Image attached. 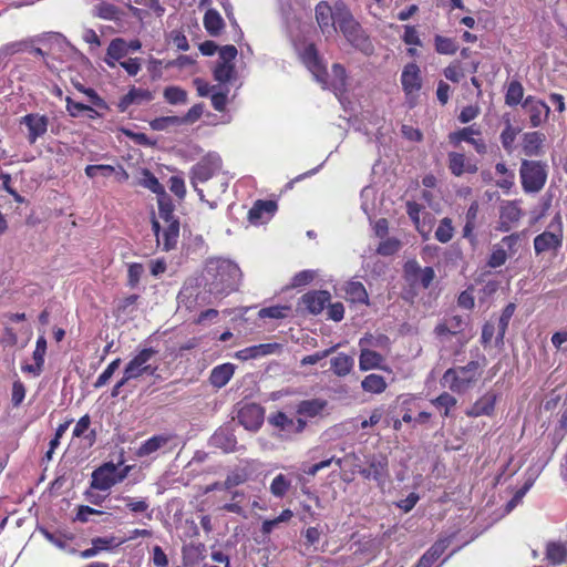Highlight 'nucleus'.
<instances>
[{
    "label": "nucleus",
    "mask_w": 567,
    "mask_h": 567,
    "mask_svg": "<svg viewBox=\"0 0 567 567\" xmlns=\"http://www.w3.org/2000/svg\"><path fill=\"white\" fill-rule=\"evenodd\" d=\"M241 278L240 268L225 259L210 260L206 266V286L215 296L229 295L238 289Z\"/></svg>",
    "instance_id": "f257e3e1"
},
{
    "label": "nucleus",
    "mask_w": 567,
    "mask_h": 567,
    "mask_svg": "<svg viewBox=\"0 0 567 567\" xmlns=\"http://www.w3.org/2000/svg\"><path fill=\"white\" fill-rule=\"evenodd\" d=\"M336 27L348 42L367 54L371 53L373 47L369 37L343 2L336 3Z\"/></svg>",
    "instance_id": "f03ea898"
},
{
    "label": "nucleus",
    "mask_w": 567,
    "mask_h": 567,
    "mask_svg": "<svg viewBox=\"0 0 567 567\" xmlns=\"http://www.w3.org/2000/svg\"><path fill=\"white\" fill-rule=\"evenodd\" d=\"M478 361L472 360L466 365L447 369L442 377V382L453 393H465L480 379L482 371Z\"/></svg>",
    "instance_id": "7ed1b4c3"
},
{
    "label": "nucleus",
    "mask_w": 567,
    "mask_h": 567,
    "mask_svg": "<svg viewBox=\"0 0 567 567\" xmlns=\"http://www.w3.org/2000/svg\"><path fill=\"white\" fill-rule=\"evenodd\" d=\"M158 353L153 347H144L136 351V353L125 364L123 372L130 380L140 379L143 375L154 377L157 374L158 364L153 363V358Z\"/></svg>",
    "instance_id": "20e7f679"
},
{
    "label": "nucleus",
    "mask_w": 567,
    "mask_h": 567,
    "mask_svg": "<svg viewBox=\"0 0 567 567\" xmlns=\"http://www.w3.org/2000/svg\"><path fill=\"white\" fill-rule=\"evenodd\" d=\"M522 188L526 194L540 192L547 181L546 165L539 161L523 159L519 168Z\"/></svg>",
    "instance_id": "39448f33"
},
{
    "label": "nucleus",
    "mask_w": 567,
    "mask_h": 567,
    "mask_svg": "<svg viewBox=\"0 0 567 567\" xmlns=\"http://www.w3.org/2000/svg\"><path fill=\"white\" fill-rule=\"evenodd\" d=\"M223 168V162L219 156L207 155L197 162L189 172L190 184L198 194L199 198L204 200V190L197 187L198 183H206L207 181L219 177Z\"/></svg>",
    "instance_id": "423d86ee"
},
{
    "label": "nucleus",
    "mask_w": 567,
    "mask_h": 567,
    "mask_svg": "<svg viewBox=\"0 0 567 567\" xmlns=\"http://www.w3.org/2000/svg\"><path fill=\"white\" fill-rule=\"evenodd\" d=\"M556 227L554 230H545L534 238V250L536 255H543L545 252H554L555 255L563 246V223L560 214H556L553 223L549 225L550 228Z\"/></svg>",
    "instance_id": "0eeeda50"
},
{
    "label": "nucleus",
    "mask_w": 567,
    "mask_h": 567,
    "mask_svg": "<svg viewBox=\"0 0 567 567\" xmlns=\"http://www.w3.org/2000/svg\"><path fill=\"white\" fill-rule=\"evenodd\" d=\"M178 446V435L172 432L159 433L151 436L136 449L135 455L140 458L151 456L156 452L169 454Z\"/></svg>",
    "instance_id": "6e6552de"
},
{
    "label": "nucleus",
    "mask_w": 567,
    "mask_h": 567,
    "mask_svg": "<svg viewBox=\"0 0 567 567\" xmlns=\"http://www.w3.org/2000/svg\"><path fill=\"white\" fill-rule=\"evenodd\" d=\"M357 472L364 480H373L379 487L383 488L390 477L388 456L384 454L371 455L368 458V466H358Z\"/></svg>",
    "instance_id": "1a4fd4ad"
},
{
    "label": "nucleus",
    "mask_w": 567,
    "mask_h": 567,
    "mask_svg": "<svg viewBox=\"0 0 567 567\" xmlns=\"http://www.w3.org/2000/svg\"><path fill=\"white\" fill-rule=\"evenodd\" d=\"M300 59L315 79L326 87L328 83V71L319 55L316 44L309 43L306 45L300 54Z\"/></svg>",
    "instance_id": "9d476101"
},
{
    "label": "nucleus",
    "mask_w": 567,
    "mask_h": 567,
    "mask_svg": "<svg viewBox=\"0 0 567 567\" xmlns=\"http://www.w3.org/2000/svg\"><path fill=\"white\" fill-rule=\"evenodd\" d=\"M404 278L412 286L419 285L427 289L435 278V271L432 267L421 268L415 259L408 260L403 266Z\"/></svg>",
    "instance_id": "9b49d317"
},
{
    "label": "nucleus",
    "mask_w": 567,
    "mask_h": 567,
    "mask_svg": "<svg viewBox=\"0 0 567 567\" xmlns=\"http://www.w3.org/2000/svg\"><path fill=\"white\" fill-rule=\"evenodd\" d=\"M525 113L528 115L530 127H539L550 114L549 106L540 99L528 95L522 103Z\"/></svg>",
    "instance_id": "f8f14e48"
},
{
    "label": "nucleus",
    "mask_w": 567,
    "mask_h": 567,
    "mask_svg": "<svg viewBox=\"0 0 567 567\" xmlns=\"http://www.w3.org/2000/svg\"><path fill=\"white\" fill-rule=\"evenodd\" d=\"M116 464L106 462L95 468L91 475L90 487L99 491H109L117 484L116 478Z\"/></svg>",
    "instance_id": "ddd939ff"
},
{
    "label": "nucleus",
    "mask_w": 567,
    "mask_h": 567,
    "mask_svg": "<svg viewBox=\"0 0 567 567\" xmlns=\"http://www.w3.org/2000/svg\"><path fill=\"white\" fill-rule=\"evenodd\" d=\"M474 135L480 136V130L474 128L473 125L466 126L458 131L451 132L449 134V142L455 147L458 146L462 142H467L473 145L474 150L478 154H485L487 151L485 141L482 137H474Z\"/></svg>",
    "instance_id": "4468645a"
},
{
    "label": "nucleus",
    "mask_w": 567,
    "mask_h": 567,
    "mask_svg": "<svg viewBox=\"0 0 567 567\" xmlns=\"http://www.w3.org/2000/svg\"><path fill=\"white\" fill-rule=\"evenodd\" d=\"M20 124L25 125L28 130L27 140L30 145H33L38 138L47 133L49 118L39 113H29L20 118Z\"/></svg>",
    "instance_id": "2eb2a0df"
},
{
    "label": "nucleus",
    "mask_w": 567,
    "mask_h": 567,
    "mask_svg": "<svg viewBox=\"0 0 567 567\" xmlns=\"http://www.w3.org/2000/svg\"><path fill=\"white\" fill-rule=\"evenodd\" d=\"M265 419V410L257 403L245 404L238 412L239 423L249 431H258Z\"/></svg>",
    "instance_id": "dca6fc26"
},
{
    "label": "nucleus",
    "mask_w": 567,
    "mask_h": 567,
    "mask_svg": "<svg viewBox=\"0 0 567 567\" xmlns=\"http://www.w3.org/2000/svg\"><path fill=\"white\" fill-rule=\"evenodd\" d=\"M498 398L499 395L495 391L485 392L465 411L466 416H493Z\"/></svg>",
    "instance_id": "f3484780"
},
{
    "label": "nucleus",
    "mask_w": 567,
    "mask_h": 567,
    "mask_svg": "<svg viewBox=\"0 0 567 567\" xmlns=\"http://www.w3.org/2000/svg\"><path fill=\"white\" fill-rule=\"evenodd\" d=\"M316 21L326 35H330L337 31L336 22L337 14L336 8L332 9L327 1H320L315 8Z\"/></svg>",
    "instance_id": "a211bd4d"
},
{
    "label": "nucleus",
    "mask_w": 567,
    "mask_h": 567,
    "mask_svg": "<svg viewBox=\"0 0 567 567\" xmlns=\"http://www.w3.org/2000/svg\"><path fill=\"white\" fill-rule=\"evenodd\" d=\"M268 422L279 431L295 434L303 432L307 426V422L303 419L298 417L295 420L281 411L270 414L268 416Z\"/></svg>",
    "instance_id": "6ab92c4d"
},
{
    "label": "nucleus",
    "mask_w": 567,
    "mask_h": 567,
    "mask_svg": "<svg viewBox=\"0 0 567 567\" xmlns=\"http://www.w3.org/2000/svg\"><path fill=\"white\" fill-rule=\"evenodd\" d=\"M403 92L408 97L414 96L422 87L420 68L415 63H408L401 74Z\"/></svg>",
    "instance_id": "aec40b11"
},
{
    "label": "nucleus",
    "mask_w": 567,
    "mask_h": 567,
    "mask_svg": "<svg viewBox=\"0 0 567 567\" xmlns=\"http://www.w3.org/2000/svg\"><path fill=\"white\" fill-rule=\"evenodd\" d=\"M331 295L327 290H312L306 292L301 299L300 305L311 315H319L330 302Z\"/></svg>",
    "instance_id": "412c9836"
},
{
    "label": "nucleus",
    "mask_w": 567,
    "mask_h": 567,
    "mask_svg": "<svg viewBox=\"0 0 567 567\" xmlns=\"http://www.w3.org/2000/svg\"><path fill=\"white\" fill-rule=\"evenodd\" d=\"M278 209L277 202L258 199L248 212V220L252 225H259L270 219Z\"/></svg>",
    "instance_id": "4be33fe9"
},
{
    "label": "nucleus",
    "mask_w": 567,
    "mask_h": 567,
    "mask_svg": "<svg viewBox=\"0 0 567 567\" xmlns=\"http://www.w3.org/2000/svg\"><path fill=\"white\" fill-rule=\"evenodd\" d=\"M449 169L452 175L460 177L463 174H475L478 171L477 164L463 153L450 152L447 155Z\"/></svg>",
    "instance_id": "5701e85b"
},
{
    "label": "nucleus",
    "mask_w": 567,
    "mask_h": 567,
    "mask_svg": "<svg viewBox=\"0 0 567 567\" xmlns=\"http://www.w3.org/2000/svg\"><path fill=\"white\" fill-rule=\"evenodd\" d=\"M153 99H154V94L150 90L132 86L128 90V92L120 99V101L117 103V110L121 113H124L127 111V109L132 104H141L143 102H150Z\"/></svg>",
    "instance_id": "b1692460"
},
{
    "label": "nucleus",
    "mask_w": 567,
    "mask_h": 567,
    "mask_svg": "<svg viewBox=\"0 0 567 567\" xmlns=\"http://www.w3.org/2000/svg\"><path fill=\"white\" fill-rule=\"evenodd\" d=\"M523 210L519 207L517 202H507L501 207V227L499 229L503 231H508L512 228V225L519 221L523 217Z\"/></svg>",
    "instance_id": "393cba45"
},
{
    "label": "nucleus",
    "mask_w": 567,
    "mask_h": 567,
    "mask_svg": "<svg viewBox=\"0 0 567 567\" xmlns=\"http://www.w3.org/2000/svg\"><path fill=\"white\" fill-rule=\"evenodd\" d=\"M47 353V339L44 336H40L35 342V349L32 353L34 364L22 365V371L38 377L41 374L44 365V357Z\"/></svg>",
    "instance_id": "a878e982"
},
{
    "label": "nucleus",
    "mask_w": 567,
    "mask_h": 567,
    "mask_svg": "<svg viewBox=\"0 0 567 567\" xmlns=\"http://www.w3.org/2000/svg\"><path fill=\"white\" fill-rule=\"evenodd\" d=\"M546 137L538 131L528 132L523 137V152L526 156H538L542 154L543 145Z\"/></svg>",
    "instance_id": "bb28decb"
},
{
    "label": "nucleus",
    "mask_w": 567,
    "mask_h": 567,
    "mask_svg": "<svg viewBox=\"0 0 567 567\" xmlns=\"http://www.w3.org/2000/svg\"><path fill=\"white\" fill-rule=\"evenodd\" d=\"M235 373V365L233 363H223L216 365L209 375V383L216 388H224L233 378Z\"/></svg>",
    "instance_id": "cd10ccee"
},
{
    "label": "nucleus",
    "mask_w": 567,
    "mask_h": 567,
    "mask_svg": "<svg viewBox=\"0 0 567 567\" xmlns=\"http://www.w3.org/2000/svg\"><path fill=\"white\" fill-rule=\"evenodd\" d=\"M279 346L277 343H260L247 347L236 352V358L241 361L265 357L275 352Z\"/></svg>",
    "instance_id": "c85d7f7f"
},
{
    "label": "nucleus",
    "mask_w": 567,
    "mask_h": 567,
    "mask_svg": "<svg viewBox=\"0 0 567 567\" xmlns=\"http://www.w3.org/2000/svg\"><path fill=\"white\" fill-rule=\"evenodd\" d=\"M127 54L126 40L123 38H115L110 42L106 49L104 62L109 66L114 68L115 63L121 62V59L125 58Z\"/></svg>",
    "instance_id": "c756f323"
},
{
    "label": "nucleus",
    "mask_w": 567,
    "mask_h": 567,
    "mask_svg": "<svg viewBox=\"0 0 567 567\" xmlns=\"http://www.w3.org/2000/svg\"><path fill=\"white\" fill-rule=\"evenodd\" d=\"M480 212V205L477 202H472L465 214V225L463 227V237L471 244L476 243L475 229L477 226V216Z\"/></svg>",
    "instance_id": "7c9ffc66"
},
{
    "label": "nucleus",
    "mask_w": 567,
    "mask_h": 567,
    "mask_svg": "<svg viewBox=\"0 0 567 567\" xmlns=\"http://www.w3.org/2000/svg\"><path fill=\"white\" fill-rule=\"evenodd\" d=\"M326 406L327 401L322 399L302 400L297 405V413L307 417H316Z\"/></svg>",
    "instance_id": "2f4dec72"
},
{
    "label": "nucleus",
    "mask_w": 567,
    "mask_h": 567,
    "mask_svg": "<svg viewBox=\"0 0 567 567\" xmlns=\"http://www.w3.org/2000/svg\"><path fill=\"white\" fill-rule=\"evenodd\" d=\"M495 173L498 175V178L495 181L496 187L505 193H509L515 185V173L508 169L505 163H497L495 165Z\"/></svg>",
    "instance_id": "473e14b6"
},
{
    "label": "nucleus",
    "mask_w": 567,
    "mask_h": 567,
    "mask_svg": "<svg viewBox=\"0 0 567 567\" xmlns=\"http://www.w3.org/2000/svg\"><path fill=\"white\" fill-rule=\"evenodd\" d=\"M213 444L225 453H231L237 450L236 436L227 430H219L212 436Z\"/></svg>",
    "instance_id": "72a5a7b5"
},
{
    "label": "nucleus",
    "mask_w": 567,
    "mask_h": 567,
    "mask_svg": "<svg viewBox=\"0 0 567 567\" xmlns=\"http://www.w3.org/2000/svg\"><path fill=\"white\" fill-rule=\"evenodd\" d=\"M383 361L384 358L379 352L365 348L361 349L359 357L360 370L368 371L372 369H379L381 368Z\"/></svg>",
    "instance_id": "f704fd0d"
},
{
    "label": "nucleus",
    "mask_w": 567,
    "mask_h": 567,
    "mask_svg": "<svg viewBox=\"0 0 567 567\" xmlns=\"http://www.w3.org/2000/svg\"><path fill=\"white\" fill-rule=\"evenodd\" d=\"M204 27L209 35L217 37L225 27L224 20L215 9H208L204 14Z\"/></svg>",
    "instance_id": "c9c22d12"
},
{
    "label": "nucleus",
    "mask_w": 567,
    "mask_h": 567,
    "mask_svg": "<svg viewBox=\"0 0 567 567\" xmlns=\"http://www.w3.org/2000/svg\"><path fill=\"white\" fill-rule=\"evenodd\" d=\"M164 223L166 224V227L162 231L161 236L163 238V250L168 251L176 247L179 237V221L177 219Z\"/></svg>",
    "instance_id": "e433bc0d"
},
{
    "label": "nucleus",
    "mask_w": 567,
    "mask_h": 567,
    "mask_svg": "<svg viewBox=\"0 0 567 567\" xmlns=\"http://www.w3.org/2000/svg\"><path fill=\"white\" fill-rule=\"evenodd\" d=\"M545 554L551 565H560L567 560V545L561 542H549Z\"/></svg>",
    "instance_id": "4c0bfd02"
},
{
    "label": "nucleus",
    "mask_w": 567,
    "mask_h": 567,
    "mask_svg": "<svg viewBox=\"0 0 567 567\" xmlns=\"http://www.w3.org/2000/svg\"><path fill=\"white\" fill-rule=\"evenodd\" d=\"M330 364L336 375L346 377L352 371L354 360L352 357L341 352L330 360Z\"/></svg>",
    "instance_id": "58836bf2"
},
{
    "label": "nucleus",
    "mask_w": 567,
    "mask_h": 567,
    "mask_svg": "<svg viewBox=\"0 0 567 567\" xmlns=\"http://www.w3.org/2000/svg\"><path fill=\"white\" fill-rule=\"evenodd\" d=\"M346 295L351 302L354 303H369V296L365 287L360 281H350L344 288Z\"/></svg>",
    "instance_id": "ea45409f"
},
{
    "label": "nucleus",
    "mask_w": 567,
    "mask_h": 567,
    "mask_svg": "<svg viewBox=\"0 0 567 567\" xmlns=\"http://www.w3.org/2000/svg\"><path fill=\"white\" fill-rule=\"evenodd\" d=\"M386 381L385 379L375 373H371L364 377V379L361 382V388L364 392L373 393V394H380L385 391L386 389Z\"/></svg>",
    "instance_id": "a19ab883"
},
{
    "label": "nucleus",
    "mask_w": 567,
    "mask_h": 567,
    "mask_svg": "<svg viewBox=\"0 0 567 567\" xmlns=\"http://www.w3.org/2000/svg\"><path fill=\"white\" fill-rule=\"evenodd\" d=\"M95 16L107 21H116L120 19L121 10L113 3L102 1L94 7Z\"/></svg>",
    "instance_id": "79ce46f5"
},
{
    "label": "nucleus",
    "mask_w": 567,
    "mask_h": 567,
    "mask_svg": "<svg viewBox=\"0 0 567 567\" xmlns=\"http://www.w3.org/2000/svg\"><path fill=\"white\" fill-rule=\"evenodd\" d=\"M434 49L439 54L453 55L457 52L458 44L452 38L436 34L434 37Z\"/></svg>",
    "instance_id": "37998d69"
},
{
    "label": "nucleus",
    "mask_w": 567,
    "mask_h": 567,
    "mask_svg": "<svg viewBox=\"0 0 567 567\" xmlns=\"http://www.w3.org/2000/svg\"><path fill=\"white\" fill-rule=\"evenodd\" d=\"M158 214L164 221L177 220L174 216L175 206L169 195L165 192L157 196Z\"/></svg>",
    "instance_id": "c03bdc74"
},
{
    "label": "nucleus",
    "mask_w": 567,
    "mask_h": 567,
    "mask_svg": "<svg viewBox=\"0 0 567 567\" xmlns=\"http://www.w3.org/2000/svg\"><path fill=\"white\" fill-rule=\"evenodd\" d=\"M431 403L442 410L441 414L443 417L450 416L451 409L455 408L457 404V400L455 396L450 394L449 392H443L435 399L431 400Z\"/></svg>",
    "instance_id": "a18cd8bd"
},
{
    "label": "nucleus",
    "mask_w": 567,
    "mask_h": 567,
    "mask_svg": "<svg viewBox=\"0 0 567 567\" xmlns=\"http://www.w3.org/2000/svg\"><path fill=\"white\" fill-rule=\"evenodd\" d=\"M453 236L454 226L452 219L450 217L442 218L434 233L435 239L442 244H446L452 240Z\"/></svg>",
    "instance_id": "49530a36"
},
{
    "label": "nucleus",
    "mask_w": 567,
    "mask_h": 567,
    "mask_svg": "<svg viewBox=\"0 0 567 567\" xmlns=\"http://www.w3.org/2000/svg\"><path fill=\"white\" fill-rule=\"evenodd\" d=\"M524 97V87L519 81H512L505 94V103L508 106H516L519 103H523Z\"/></svg>",
    "instance_id": "de8ad7c7"
},
{
    "label": "nucleus",
    "mask_w": 567,
    "mask_h": 567,
    "mask_svg": "<svg viewBox=\"0 0 567 567\" xmlns=\"http://www.w3.org/2000/svg\"><path fill=\"white\" fill-rule=\"evenodd\" d=\"M163 96L165 101L172 105L185 104L187 102V92L176 85L166 86Z\"/></svg>",
    "instance_id": "09e8293b"
},
{
    "label": "nucleus",
    "mask_w": 567,
    "mask_h": 567,
    "mask_svg": "<svg viewBox=\"0 0 567 567\" xmlns=\"http://www.w3.org/2000/svg\"><path fill=\"white\" fill-rule=\"evenodd\" d=\"M516 306L513 302H509L505 306V308L502 310V315L498 320V332L496 340L498 342H503V339L505 337L506 330L508 328L509 321L515 312Z\"/></svg>",
    "instance_id": "8fccbe9b"
},
{
    "label": "nucleus",
    "mask_w": 567,
    "mask_h": 567,
    "mask_svg": "<svg viewBox=\"0 0 567 567\" xmlns=\"http://www.w3.org/2000/svg\"><path fill=\"white\" fill-rule=\"evenodd\" d=\"M91 425V419L89 414L83 415L80 417V420L76 422L74 429H73V436L75 437H82L89 440L90 445H92L95 441L96 434L95 431L92 430L89 435H85V432L89 431Z\"/></svg>",
    "instance_id": "3c124183"
},
{
    "label": "nucleus",
    "mask_w": 567,
    "mask_h": 567,
    "mask_svg": "<svg viewBox=\"0 0 567 567\" xmlns=\"http://www.w3.org/2000/svg\"><path fill=\"white\" fill-rule=\"evenodd\" d=\"M127 539L123 538V539H118L117 537L115 536H105V537H95L92 539V545H94V547L96 548L97 553H101V551H107V550H112L118 546H121L122 544H124Z\"/></svg>",
    "instance_id": "603ef678"
},
{
    "label": "nucleus",
    "mask_w": 567,
    "mask_h": 567,
    "mask_svg": "<svg viewBox=\"0 0 567 567\" xmlns=\"http://www.w3.org/2000/svg\"><path fill=\"white\" fill-rule=\"evenodd\" d=\"M290 306H270L261 308L258 312V317L261 319H284L288 316V312L290 311Z\"/></svg>",
    "instance_id": "864d4df0"
},
{
    "label": "nucleus",
    "mask_w": 567,
    "mask_h": 567,
    "mask_svg": "<svg viewBox=\"0 0 567 567\" xmlns=\"http://www.w3.org/2000/svg\"><path fill=\"white\" fill-rule=\"evenodd\" d=\"M141 185L150 189L157 196L165 193L164 186L159 183L158 178L148 169H144L143 178L141 179Z\"/></svg>",
    "instance_id": "5fc2aeb1"
},
{
    "label": "nucleus",
    "mask_w": 567,
    "mask_h": 567,
    "mask_svg": "<svg viewBox=\"0 0 567 567\" xmlns=\"http://www.w3.org/2000/svg\"><path fill=\"white\" fill-rule=\"evenodd\" d=\"M507 258L508 254L506 252V249L499 244H496L493 246L492 252L487 260V266L491 268H498L505 265Z\"/></svg>",
    "instance_id": "6e6d98bb"
},
{
    "label": "nucleus",
    "mask_w": 567,
    "mask_h": 567,
    "mask_svg": "<svg viewBox=\"0 0 567 567\" xmlns=\"http://www.w3.org/2000/svg\"><path fill=\"white\" fill-rule=\"evenodd\" d=\"M290 485V481L284 474H278L270 484V492L276 497H284Z\"/></svg>",
    "instance_id": "4d7b16f0"
},
{
    "label": "nucleus",
    "mask_w": 567,
    "mask_h": 567,
    "mask_svg": "<svg viewBox=\"0 0 567 567\" xmlns=\"http://www.w3.org/2000/svg\"><path fill=\"white\" fill-rule=\"evenodd\" d=\"M121 362V358H116L112 362H110L105 370L97 377L96 381L94 382V388L99 389L104 386L113 377L115 371L118 369Z\"/></svg>",
    "instance_id": "13d9d810"
},
{
    "label": "nucleus",
    "mask_w": 567,
    "mask_h": 567,
    "mask_svg": "<svg viewBox=\"0 0 567 567\" xmlns=\"http://www.w3.org/2000/svg\"><path fill=\"white\" fill-rule=\"evenodd\" d=\"M181 120L179 116L169 115V116H161L152 120L150 122V126L154 131H164L169 126H179Z\"/></svg>",
    "instance_id": "bf43d9fd"
},
{
    "label": "nucleus",
    "mask_w": 567,
    "mask_h": 567,
    "mask_svg": "<svg viewBox=\"0 0 567 567\" xmlns=\"http://www.w3.org/2000/svg\"><path fill=\"white\" fill-rule=\"evenodd\" d=\"M213 73L216 81L220 83L229 82L234 73V65L233 63H217Z\"/></svg>",
    "instance_id": "052dcab7"
},
{
    "label": "nucleus",
    "mask_w": 567,
    "mask_h": 567,
    "mask_svg": "<svg viewBox=\"0 0 567 567\" xmlns=\"http://www.w3.org/2000/svg\"><path fill=\"white\" fill-rule=\"evenodd\" d=\"M401 243L396 238H386L381 241L377 248V251L381 256H391L399 251Z\"/></svg>",
    "instance_id": "680f3d73"
},
{
    "label": "nucleus",
    "mask_w": 567,
    "mask_h": 567,
    "mask_svg": "<svg viewBox=\"0 0 567 567\" xmlns=\"http://www.w3.org/2000/svg\"><path fill=\"white\" fill-rule=\"evenodd\" d=\"M144 274V267L140 262H133L128 265L127 269V286L131 288L137 287L141 277Z\"/></svg>",
    "instance_id": "e2e57ef3"
},
{
    "label": "nucleus",
    "mask_w": 567,
    "mask_h": 567,
    "mask_svg": "<svg viewBox=\"0 0 567 567\" xmlns=\"http://www.w3.org/2000/svg\"><path fill=\"white\" fill-rule=\"evenodd\" d=\"M103 514H104L103 511L95 509L89 505H79L73 520L80 522V523H87L90 519V515H103Z\"/></svg>",
    "instance_id": "0e129e2a"
},
{
    "label": "nucleus",
    "mask_w": 567,
    "mask_h": 567,
    "mask_svg": "<svg viewBox=\"0 0 567 567\" xmlns=\"http://www.w3.org/2000/svg\"><path fill=\"white\" fill-rule=\"evenodd\" d=\"M444 76L451 82L458 83L461 79L464 76L463 69L458 61L452 62L449 64L444 71Z\"/></svg>",
    "instance_id": "69168bd1"
},
{
    "label": "nucleus",
    "mask_w": 567,
    "mask_h": 567,
    "mask_svg": "<svg viewBox=\"0 0 567 567\" xmlns=\"http://www.w3.org/2000/svg\"><path fill=\"white\" fill-rule=\"evenodd\" d=\"M337 346H333L329 349L315 352L312 354L306 355L301 359L300 364L301 365H313L317 364L319 361L323 360L324 358L329 357L334 350Z\"/></svg>",
    "instance_id": "338daca9"
},
{
    "label": "nucleus",
    "mask_w": 567,
    "mask_h": 567,
    "mask_svg": "<svg viewBox=\"0 0 567 567\" xmlns=\"http://www.w3.org/2000/svg\"><path fill=\"white\" fill-rule=\"evenodd\" d=\"M247 481V474L244 471H235L227 475L224 481V488L231 489Z\"/></svg>",
    "instance_id": "774afa93"
}]
</instances>
